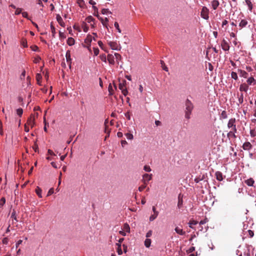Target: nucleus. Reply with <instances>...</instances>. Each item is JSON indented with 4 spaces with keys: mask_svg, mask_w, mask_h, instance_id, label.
Masks as SVG:
<instances>
[{
    "mask_svg": "<svg viewBox=\"0 0 256 256\" xmlns=\"http://www.w3.org/2000/svg\"><path fill=\"white\" fill-rule=\"evenodd\" d=\"M56 19H57V20L58 21V22L62 26V18H61V16L60 15H57Z\"/></svg>",
    "mask_w": 256,
    "mask_h": 256,
    "instance_id": "8fccbe9b",
    "label": "nucleus"
},
{
    "mask_svg": "<svg viewBox=\"0 0 256 256\" xmlns=\"http://www.w3.org/2000/svg\"><path fill=\"white\" fill-rule=\"evenodd\" d=\"M228 136H233L234 138H236V136L235 135V133H234L232 131H230L228 134Z\"/></svg>",
    "mask_w": 256,
    "mask_h": 256,
    "instance_id": "e2e57ef3",
    "label": "nucleus"
},
{
    "mask_svg": "<svg viewBox=\"0 0 256 256\" xmlns=\"http://www.w3.org/2000/svg\"><path fill=\"white\" fill-rule=\"evenodd\" d=\"M242 148L245 150H249L252 149V145L250 142H246L244 143Z\"/></svg>",
    "mask_w": 256,
    "mask_h": 256,
    "instance_id": "f8f14e48",
    "label": "nucleus"
},
{
    "mask_svg": "<svg viewBox=\"0 0 256 256\" xmlns=\"http://www.w3.org/2000/svg\"><path fill=\"white\" fill-rule=\"evenodd\" d=\"M186 110H185V118L186 119L190 118V115L193 110L194 106L192 102L188 99L186 101Z\"/></svg>",
    "mask_w": 256,
    "mask_h": 256,
    "instance_id": "f257e3e1",
    "label": "nucleus"
},
{
    "mask_svg": "<svg viewBox=\"0 0 256 256\" xmlns=\"http://www.w3.org/2000/svg\"><path fill=\"white\" fill-rule=\"evenodd\" d=\"M22 113H23V110H22V108H20L17 109L16 114H18V115L21 116L22 115Z\"/></svg>",
    "mask_w": 256,
    "mask_h": 256,
    "instance_id": "c03bdc74",
    "label": "nucleus"
},
{
    "mask_svg": "<svg viewBox=\"0 0 256 256\" xmlns=\"http://www.w3.org/2000/svg\"><path fill=\"white\" fill-rule=\"evenodd\" d=\"M158 212H156V214H152V216H150V222H152L154 220H155L157 216H158Z\"/></svg>",
    "mask_w": 256,
    "mask_h": 256,
    "instance_id": "72a5a7b5",
    "label": "nucleus"
},
{
    "mask_svg": "<svg viewBox=\"0 0 256 256\" xmlns=\"http://www.w3.org/2000/svg\"><path fill=\"white\" fill-rule=\"evenodd\" d=\"M8 239L7 238H4L2 240V243L4 244H8Z\"/></svg>",
    "mask_w": 256,
    "mask_h": 256,
    "instance_id": "0e129e2a",
    "label": "nucleus"
},
{
    "mask_svg": "<svg viewBox=\"0 0 256 256\" xmlns=\"http://www.w3.org/2000/svg\"><path fill=\"white\" fill-rule=\"evenodd\" d=\"M237 98L238 99V102L236 103L237 105L239 106L240 104H242L244 102V94L242 93H238L236 94Z\"/></svg>",
    "mask_w": 256,
    "mask_h": 256,
    "instance_id": "6e6552de",
    "label": "nucleus"
},
{
    "mask_svg": "<svg viewBox=\"0 0 256 256\" xmlns=\"http://www.w3.org/2000/svg\"><path fill=\"white\" fill-rule=\"evenodd\" d=\"M216 178L218 181H222L224 179L222 174L220 172H216Z\"/></svg>",
    "mask_w": 256,
    "mask_h": 256,
    "instance_id": "412c9836",
    "label": "nucleus"
},
{
    "mask_svg": "<svg viewBox=\"0 0 256 256\" xmlns=\"http://www.w3.org/2000/svg\"><path fill=\"white\" fill-rule=\"evenodd\" d=\"M42 78V76L40 74H37L36 75V80L37 81V83L39 85H41L40 84V80Z\"/></svg>",
    "mask_w": 256,
    "mask_h": 256,
    "instance_id": "7c9ffc66",
    "label": "nucleus"
},
{
    "mask_svg": "<svg viewBox=\"0 0 256 256\" xmlns=\"http://www.w3.org/2000/svg\"><path fill=\"white\" fill-rule=\"evenodd\" d=\"M174 230L175 232L180 235L183 236L186 234V232L184 231L182 228H179L178 226L176 227Z\"/></svg>",
    "mask_w": 256,
    "mask_h": 256,
    "instance_id": "a211bd4d",
    "label": "nucleus"
},
{
    "mask_svg": "<svg viewBox=\"0 0 256 256\" xmlns=\"http://www.w3.org/2000/svg\"><path fill=\"white\" fill-rule=\"evenodd\" d=\"M248 24V21L246 19H242L239 23L238 26L240 29L246 28Z\"/></svg>",
    "mask_w": 256,
    "mask_h": 256,
    "instance_id": "9b49d317",
    "label": "nucleus"
},
{
    "mask_svg": "<svg viewBox=\"0 0 256 256\" xmlns=\"http://www.w3.org/2000/svg\"><path fill=\"white\" fill-rule=\"evenodd\" d=\"M126 81L125 80H123V82H120L119 84V85H118V88L120 90H124L126 88Z\"/></svg>",
    "mask_w": 256,
    "mask_h": 256,
    "instance_id": "5701e85b",
    "label": "nucleus"
},
{
    "mask_svg": "<svg viewBox=\"0 0 256 256\" xmlns=\"http://www.w3.org/2000/svg\"><path fill=\"white\" fill-rule=\"evenodd\" d=\"M232 43L235 46H237L238 47H239V44L238 42L237 41V38H236L232 42Z\"/></svg>",
    "mask_w": 256,
    "mask_h": 256,
    "instance_id": "bf43d9fd",
    "label": "nucleus"
},
{
    "mask_svg": "<svg viewBox=\"0 0 256 256\" xmlns=\"http://www.w3.org/2000/svg\"><path fill=\"white\" fill-rule=\"evenodd\" d=\"M40 57H37V58H34V63L37 64V63H38L40 62Z\"/></svg>",
    "mask_w": 256,
    "mask_h": 256,
    "instance_id": "774afa93",
    "label": "nucleus"
},
{
    "mask_svg": "<svg viewBox=\"0 0 256 256\" xmlns=\"http://www.w3.org/2000/svg\"><path fill=\"white\" fill-rule=\"evenodd\" d=\"M66 62H68L70 68L71 64H72V59L70 58V50H68L66 52Z\"/></svg>",
    "mask_w": 256,
    "mask_h": 256,
    "instance_id": "9d476101",
    "label": "nucleus"
},
{
    "mask_svg": "<svg viewBox=\"0 0 256 256\" xmlns=\"http://www.w3.org/2000/svg\"><path fill=\"white\" fill-rule=\"evenodd\" d=\"M197 224V222L194 220L190 221L188 223L189 226L192 228H193L192 226V225H196Z\"/></svg>",
    "mask_w": 256,
    "mask_h": 256,
    "instance_id": "de8ad7c7",
    "label": "nucleus"
},
{
    "mask_svg": "<svg viewBox=\"0 0 256 256\" xmlns=\"http://www.w3.org/2000/svg\"><path fill=\"white\" fill-rule=\"evenodd\" d=\"M22 10L20 8H17L15 12V14L18 15L22 13Z\"/></svg>",
    "mask_w": 256,
    "mask_h": 256,
    "instance_id": "3c124183",
    "label": "nucleus"
},
{
    "mask_svg": "<svg viewBox=\"0 0 256 256\" xmlns=\"http://www.w3.org/2000/svg\"><path fill=\"white\" fill-rule=\"evenodd\" d=\"M94 54L95 56H97L98 55V53H99V50L98 48H94Z\"/></svg>",
    "mask_w": 256,
    "mask_h": 256,
    "instance_id": "603ef678",
    "label": "nucleus"
},
{
    "mask_svg": "<svg viewBox=\"0 0 256 256\" xmlns=\"http://www.w3.org/2000/svg\"><path fill=\"white\" fill-rule=\"evenodd\" d=\"M246 82L248 84L251 85L252 84H255L256 83V80L254 78L253 76H250L246 80Z\"/></svg>",
    "mask_w": 256,
    "mask_h": 256,
    "instance_id": "aec40b11",
    "label": "nucleus"
},
{
    "mask_svg": "<svg viewBox=\"0 0 256 256\" xmlns=\"http://www.w3.org/2000/svg\"><path fill=\"white\" fill-rule=\"evenodd\" d=\"M122 91V94L124 96H126L128 94V91L126 88L123 90Z\"/></svg>",
    "mask_w": 256,
    "mask_h": 256,
    "instance_id": "052dcab7",
    "label": "nucleus"
},
{
    "mask_svg": "<svg viewBox=\"0 0 256 256\" xmlns=\"http://www.w3.org/2000/svg\"><path fill=\"white\" fill-rule=\"evenodd\" d=\"M182 195L180 194L178 196V208H180L182 206L183 200H182Z\"/></svg>",
    "mask_w": 256,
    "mask_h": 256,
    "instance_id": "4468645a",
    "label": "nucleus"
},
{
    "mask_svg": "<svg viewBox=\"0 0 256 256\" xmlns=\"http://www.w3.org/2000/svg\"><path fill=\"white\" fill-rule=\"evenodd\" d=\"M123 229H124V230L126 232H127L128 233L130 232V228L129 225L127 223H125L124 224Z\"/></svg>",
    "mask_w": 256,
    "mask_h": 256,
    "instance_id": "a878e982",
    "label": "nucleus"
},
{
    "mask_svg": "<svg viewBox=\"0 0 256 256\" xmlns=\"http://www.w3.org/2000/svg\"><path fill=\"white\" fill-rule=\"evenodd\" d=\"M195 250V248L194 246L190 247L188 250L187 252L188 253H192Z\"/></svg>",
    "mask_w": 256,
    "mask_h": 256,
    "instance_id": "6e6d98bb",
    "label": "nucleus"
},
{
    "mask_svg": "<svg viewBox=\"0 0 256 256\" xmlns=\"http://www.w3.org/2000/svg\"><path fill=\"white\" fill-rule=\"evenodd\" d=\"M248 88H249L247 84L244 83V84H241L240 86L239 90H240V91L241 92H247L248 90Z\"/></svg>",
    "mask_w": 256,
    "mask_h": 256,
    "instance_id": "1a4fd4ad",
    "label": "nucleus"
},
{
    "mask_svg": "<svg viewBox=\"0 0 256 256\" xmlns=\"http://www.w3.org/2000/svg\"><path fill=\"white\" fill-rule=\"evenodd\" d=\"M108 91L109 92V95H113L114 94V89L112 86V84H110L108 86Z\"/></svg>",
    "mask_w": 256,
    "mask_h": 256,
    "instance_id": "c85d7f7f",
    "label": "nucleus"
},
{
    "mask_svg": "<svg viewBox=\"0 0 256 256\" xmlns=\"http://www.w3.org/2000/svg\"><path fill=\"white\" fill-rule=\"evenodd\" d=\"M21 44L24 48H26L28 46L27 41L25 38H22L21 40Z\"/></svg>",
    "mask_w": 256,
    "mask_h": 256,
    "instance_id": "e433bc0d",
    "label": "nucleus"
},
{
    "mask_svg": "<svg viewBox=\"0 0 256 256\" xmlns=\"http://www.w3.org/2000/svg\"><path fill=\"white\" fill-rule=\"evenodd\" d=\"M100 20L102 25L107 28V23L108 22V18H106L104 19V18H100Z\"/></svg>",
    "mask_w": 256,
    "mask_h": 256,
    "instance_id": "393cba45",
    "label": "nucleus"
},
{
    "mask_svg": "<svg viewBox=\"0 0 256 256\" xmlns=\"http://www.w3.org/2000/svg\"><path fill=\"white\" fill-rule=\"evenodd\" d=\"M6 202V199L4 198H2L0 200V208L1 206H4V204H5Z\"/></svg>",
    "mask_w": 256,
    "mask_h": 256,
    "instance_id": "a18cd8bd",
    "label": "nucleus"
},
{
    "mask_svg": "<svg viewBox=\"0 0 256 256\" xmlns=\"http://www.w3.org/2000/svg\"><path fill=\"white\" fill-rule=\"evenodd\" d=\"M209 10L206 6H203L200 12V16L204 19L208 20L209 18Z\"/></svg>",
    "mask_w": 256,
    "mask_h": 256,
    "instance_id": "f03ea898",
    "label": "nucleus"
},
{
    "mask_svg": "<svg viewBox=\"0 0 256 256\" xmlns=\"http://www.w3.org/2000/svg\"><path fill=\"white\" fill-rule=\"evenodd\" d=\"M53 193H54V189L52 188H51L48 190V194H47V196H48L52 194Z\"/></svg>",
    "mask_w": 256,
    "mask_h": 256,
    "instance_id": "69168bd1",
    "label": "nucleus"
},
{
    "mask_svg": "<svg viewBox=\"0 0 256 256\" xmlns=\"http://www.w3.org/2000/svg\"><path fill=\"white\" fill-rule=\"evenodd\" d=\"M116 245L118 246L117 252H118V255L122 254V250L121 245L120 244H116Z\"/></svg>",
    "mask_w": 256,
    "mask_h": 256,
    "instance_id": "c756f323",
    "label": "nucleus"
},
{
    "mask_svg": "<svg viewBox=\"0 0 256 256\" xmlns=\"http://www.w3.org/2000/svg\"><path fill=\"white\" fill-rule=\"evenodd\" d=\"M82 28L84 32H87L88 30V26L86 24H84L82 26Z\"/></svg>",
    "mask_w": 256,
    "mask_h": 256,
    "instance_id": "4d7b16f0",
    "label": "nucleus"
},
{
    "mask_svg": "<svg viewBox=\"0 0 256 256\" xmlns=\"http://www.w3.org/2000/svg\"><path fill=\"white\" fill-rule=\"evenodd\" d=\"M25 76H26V71L24 70L20 76V79H22V80L24 79V78Z\"/></svg>",
    "mask_w": 256,
    "mask_h": 256,
    "instance_id": "338daca9",
    "label": "nucleus"
},
{
    "mask_svg": "<svg viewBox=\"0 0 256 256\" xmlns=\"http://www.w3.org/2000/svg\"><path fill=\"white\" fill-rule=\"evenodd\" d=\"M86 20L87 22L88 23H92V22H93L94 20V19L92 16H88Z\"/></svg>",
    "mask_w": 256,
    "mask_h": 256,
    "instance_id": "a19ab883",
    "label": "nucleus"
},
{
    "mask_svg": "<svg viewBox=\"0 0 256 256\" xmlns=\"http://www.w3.org/2000/svg\"><path fill=\"white\" fill-rule=\"evenodd\" d=\"M221 46L224 51L229 50L230 48L228 42L224 39H223L222 42Z\"/></svg>",
    "mask_w": 256,
    "mask_h": 256,
    "instance_id": "7ed1b4c3",
    "label": "nucleus"
},
{
    "mask_svg": "<svg viewBox=\"0 0 256 256\" xmlns=\"http://www.w3.org/2000/svg\"><path fill=\"white\" fill-rule=\"evenodd\" d=\"M219 5H220V2L217 0H213L211 2L212 7L214 10H216V9H217V8L219 6Z\"/></svg>",
    "mask_w": 256,
    "mask_h": 256,
    "instance_id": "2eb2a0df",
    "label": "nucleus"
},
{
    "mask_svg": "<svg viewBox=\"0 0 256 256\" xmlns=\"http://www.w3.org/2000/svg\"><path fill=\"white\" fill-rule=\"evenodd\" d=\"M238 72L240 74V77H242L244 78H246L248 76V74L246 71L242 70L241 69H238Z\"/></svg>",
    "mask_w": 256,
    "mask_h": 256,
    "instance_id": "ddd939ff",
    "label": "nucleus"
},
{
    "mask_svg": "<svg viewBox=\"0 0 256 256\" xmlns=\"http://www.w3.org/2000/svg\"><path fill=\"white\" fill-rule=\"evenodd\" d=\"M102 13L103 14H112L111 12H110L108 9L107 8H103L102 10Z\"/></svg>",
    "mask_w": 256,
    "mask_h": 256,
    "instance_id": "4c0bfd02",
    "label": "nucleus"
},
{
    "mask_svg": "<svg viewBox=\"0 0 256 256\" xmlns=\"http://www.w3.org/2000/svg\"><path fill=\"white\" fill-rule=\"evenodd\" d=\"M146 185H147V184H144V185H142V186H140L138 188V190H139L140 192H142V190H143L146 188Z\"/></svg>",
    "mask_w": 256,
    "mask_h": 256,
    "instance_id": "864d4df0",
    "label": "nucleus"
},
{
    "mask_svg": "<svg viewBox=\"0 0 256 256\" xmlns=\"http://www.w3.org/2000/svg\"><path fill=\"white\" fill-rule=\"evenodd\" d=\"M108 61L110 64L114 65L115 64V58L114 55L108 54L107 56Z\"/></svg>",
    "mask_w": 256,
    "mask_h": 256,
    "instance_id": "0eeeda50",
    "label": "nucleus"
},
{
    "mask_svg": "<svg viewBox=\"0 0 256 256\" xmlns=\"http://www.w3.org/2000/svg\"><path fill=\"white\" fill-rule=\"evenodd\" d=\"M109 46L112 50H116V44L115 42H110L108 43Z\"/></svg>",
    "mask_w": 256,
    "mask_h": 256,
    "instance_id": "f704fd0d",
    "label": "nucleus"
},
{
    "mask_svg": "<svg viewBox=\"0 0 256 256\" xmlns=\"http://www.w3.org/2000/svg\"><path fill=\"white\" fill-rule=\"evenodd\" d=\"M152 230H150L149 231H148V232L146 234V237L147 238H148L152 236Z\"/></svg>",
    "mask_w": 256,
    "mask_h": 256,
    "instance_id": "13d9d810",
    "label": "nucleus"
},
{
    "mask_svg": "<svg viewBox=\"0 0 256 256\" xmlns=\"http://www.w3.org/2000/svg\"><path fill=\"white\" fill-rule=\"evenodd\" d=\"M244 182L248 186H254V180L252 178H250L246 180Z\"/></svg>",
    "mask_w": 256,
    "mask_h": 256,
    "instance_id": "f3484780",
    "label": "nucleus"
},
{
    "mask_svg": "<svg viewBox=\"0 0 256 256\" xmlns=\"http://www.w3.org/2000/svg\"><path fill=\"white\" fill-rule=\"evenodd\" d=\"M152 178V174H145L142 176L144 183L147 184L148 182Z\"/></svg>",
    "mask_w": 256,
    "mask_h": 256,
    "instance_id": "20e7f679",
    "label": "nucleus"
},
{
    "mask_svg": "<svg viewBox=\"0 0 256 256\" xmlns=\"http://www.w3.org/2000/svg\"><path fill=\"white\" fill-rule=\"evenodd\" d=\"M245 2L248 7V10L252 12L253 9V4L250 0H245Z\"/></svg>",
    "mask_w": 256,
    "mask_h": 256,
    "instance_id": "6ab92c4d",
    "label": "nucleus"
},
{
    "mask_svg": "<svg viewBox=\"0 0 256 256\" xmlns=\"http://www.w3.org/2000/svg\"><path fill=\"white\" fill-rule=\"evenodd\" d=\"M11 218H14V220H16V221H18L17 219H16V211L15 210H14L12 214V215H11Z\"/></svg>",
    "mask_w": 256,
    "mask_h": 256,
    "instance_id": "09e8293b",
    "label": "nucleus"
},
{
    "mask_svg": "<svg viewBox=\"0 0 256 256\" xmlns=\"http://www.w3.org/2000/svg\"><path fill=\"white\" fill-rule=\"evenodd\" d=\"M125 136H126V138L129 140H132L134 138L132 134L130 133H126L125 134Z\"/></svg>",
    "mask_w": 256,
    "mask_h": 256,
    "instance_id": "c9c22d12",
    "label": "nucleus"
},
{
    "mask_svg": "<svg viewBox=\"0 0 256 256\" xmlns=\"http://www.w3.org/2000/svg\"><path fill=\"white\" fill-rule=\"evenodd\" d=\"M36 194L40 198H42V190L40 187H38V186L36 187Z\"/></svg>",
    "mask_w": 256,
    "mask_h": 256,
    "instance_id": "bb28decb",
    "label": "nucleus"
},
{
    "mask_svg": "<svg viewBox=\"0 0 256 256\" xmlns=\"http://www.w3.org/2000/svg\"><path fill=\"white\" fill-rule=\"evenodd\" d=\"M114 27L116 28V29L118 30V32L120 33L121 30H120L119 28V25L118 22H115L114 24Z\"/></svg>",
    "mask_w": 256,
    "mask_h": 256,
    "instance_id": "49530a36",
    "label": "nucleus"
},
{
    "mask_svg": "<svg viewBox=\"0 0 256 256\" xmlns=\"http://www.w3.org/2000/svg\"><path fill=\"white\" fill-rule=\"evenodd\" d=\"M26 124L30 126L31 128H32L34 124V116L31 115L28 118Z\"/></svg>",
    "mask_w": 256,
    "mask_h": 256,
    "instance_id": "423d86ee",
    "label": "nucleus"
},
{
    "mask_svg": "<svg viewBox=\"0 0 256 256\" xmlns=\"http://www.w3.org/2000/svg\"><path fill=\"white\" fill-rule=\"evenodd\" d=\"M144 170L146 172H150L152 170L149 166L145 165L144 167Z\"/></svg>",
    "mask_w": 256,
    "mask_h": 256,
    "instance_id": "37998d69",
    "label": "nucleus"
},
{
    "mask_svg": "<svg viewBox=\"0 0 256 256\" xmlns=\"http://www.w3.org/2000/svg\"><path fill=\"white\" fill-rule=\"evenodd\" d=\"M231 77L232 78L234 79V80H237L238 79V76L236 74V72H231Z\"/></svg>",
    "mask_w": 256,
    "mask_h": 256,
    "instance_id": "473e14b6",
    "label": "nucleus"
},
{
    "mask_svg": "<svg viewBox=\"0 0 256 256\" xmlns=\"http://www.w3.org/2000/svg\"><path fill=\"white\" fill-rule=\"evenodd\" d=\"M22 14L24 18H26L28 20L30 19L27 12H22Z\"/></svg>",
    "mask_w": 256,
    "mask_h": 256,
    "instance_id": "5fc2aeb1",
    "label": "nucleus"
},
{
    "mask_svg": "<svg viewBox=\"0 0 256 256\" xmlns=\"http://www.w3.org/2000/svg\"><path fill=\"white\" fill-rule=\"evenodd\" d=\"M248 235L250 236V238H252L254 236V232L252 230H248Z\"/></svg>",
    "mask_w": 256,
    "mask_h": 256,
    "instance_id": "680f3d73",
    "label": "nucleus"
},
{
    "mask_svg": "<svg viewBox=\"0 0 256 256\" xmlns=\"http://www.w3.org/2000/svg\"><path fill=\"white\" fill-rule=\"evenodd\" d=\"M50 29L52 33V38H54L56 34L55 28L52 24H50Z\"/></svg>",
    "mask_w": 256,
    "mask_h": 256,
    "instance_id": "ea45409f",
    "label": "nucleus"
},
{
    "mask_svg": "<svg viewBox=\"0 0 256 256\" xmlns=\"http://www.w3.org/2000/svg\"><path fill=\"white\" fill-rule=\"evenodd\" d=\"M236 122V119L234 118H230L228 122V128H232L234 126H236V124H234Z\"/></svg>",
    "mask_w": 256,
    "mask_h": 256,
    "instance_id": "dca6fc26",
    "label": "nucleus"
},
{
    "mask_svg": "<svg viewBox=\"0 0 256 256\" xmlns=\"http://www.w3.org/2000/svg\"><path fill=\"white\" fill-rule=\"evenodd\" d=\"M100 58L104 62H106V60H108L107 57L105 54L100 55Z\"/></svg>",
    "mask_w": 256,
    "mask_h": 256,
    "instance_id": "58836bf2",
    "label": "nucleus"
},
{
    "mask_svg": "<svg viewBox=\"0 0 256 256\" xmlns=\"http://www.w3.org/2000/svg\"><path fill=\"white\" fill-rule=\"evenodd\" d=\"M160 64H162V66L164 70L166 72L168 71V68L166 66L164 62L162 60H160Z\"/></svg>",
    "mask_w": 256,
    "mask_h": 256,
    "instance_id": "79ce46f5",
    "label": "nucleus"
},
{
    "mask_svg": "<svg viewBox=\"0 0 256 256\" xmlns=\"http://www.w3.org/2000/svg\"><path fill=\"white\" fill-rule=\"evenodd\" d=\"M92 36H90V35L87 36L86 38L84 40V43L87 45L86 46V47L89 50H90V43H91V42L92 41Z\"/></svg>",
    "mask_w": 256,
    "mask_h": 256,
    "instance_id": "39448f33",
    "label": "nucleus"
},
{
    "mask_svg": "<svg viewBox=\"0 0 256 256\" xmlns=\"http://www.w3.org/2000/svg\"><path fill=\"white\" fill-rule=\"evenodd\" d=\"M114 56L116 62L118 64H119L120 61L122 60V56L116 52L114 54Z\"/></svg>",
    "mask_w": 256,
    "mask_h": 256,
    "instance_id": "b1692460",
    "label": "nucleus"
},
{
    "mask_svg": "<svg viewBox=\"0 0 256 256\" xmlns=\"http://www.w3.org/2000/svg\"><path fill=\"white\" fill-rule=\"evenodd\" d=\"M220 118L222 119H226L227 118L226 112L225 110H223L220 116Z\"/></svg>",
    "mask_w": 256,
    "mask_h": 256,
    "instance_id": "2f4dec72",
    "label": "nucleus"
},
{
    "mask_svg": "<svg viewBox=\"0 0 256 256\" xmlns=\"http://www.w3.org/2000/svg\"><path fill=\"white\" fill-rule=\"evenodd\" d=\"M151 240L150 238H146L144 240V246L146 248H149L151 244Z\"/></svg>",
    "mask_w": 256,
    "mask_h": 256,
    "instance_id": "cd10ccee",
    "label": "nucleus"
},
{
    "mask_svg": "<svg viewBox=\"0 0 256 256\" xmlns=\"http://www.w3.org/2000/svg\"><path fill=\"white\" fill-rule=\"evenodd\" d=\"M74 43H75V40H74V38H72L70 37L68 38L67 44L70 46H72L74 45Z\"/></svg>",
    "mask_w": 256,
    "mask_h": 256,
    "instance_id": "4be33fe9",
    "label": "nucleus"
}]
</instances>
